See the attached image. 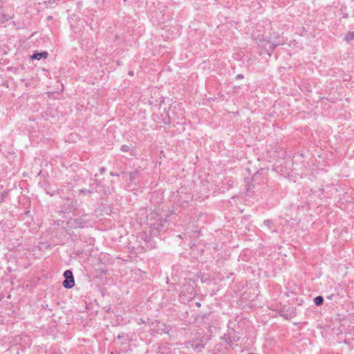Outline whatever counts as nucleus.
<instances>
[{"label":"nucleus","mask_w":354,"mask_h":354,"mask_svg":"<svg viewBox=\"0 0 354 354\" xmlns=\"http://www.w3.org/2000/svg\"><path fill=\"white\" fill-rule=\"evenodd\" d=\"M138 176V171H134L129 173V180L131 183H136V178Z\"/></svg>","instance_id":"7"},{"label":"nucleus","mask_w":354,"mask_h":354,"mask_svg":"<svg viewBox=\"0 0 354 354\" xmlns=\"http://www.w3.org/2000/svg\"><path fill=\"white\" fill-rule=\"evenodd\" d=\"M187 348H192L196 352L199 353L204 348V344L197 342H188L187 344Z\"/></svg>","instance_id":"3"},{"label":"nucleus","mask_w":354,"mask_h":354,"mask_svg":"<svg viewBox=\"0 0 354 354\" xmlns=\"http://www.w3.org/2000/svg\"><path fill=\"white\" fill-rule=\"evenodd\" d=\"M221 338L224 339L230 346H232L230 330L227 333L224 334Z\"/></svg>","instance_id":"9"},{"label":"nucleus","mask_w":354,"mask_h":354,"mask_svg":"<svg viewBox=\"0 0 354 354\" xmlns=\"http://www.w3.org/2000/svg\"><path fill=\"white\" fill-rule=\"evenodd\" d=\"M314 303L317 306L322 305L324 303V297L322 296H317L314 299Z\"/></svg>","instance_id":"8"},{"label":"nucleus","mask_w":354,"mask_h":354,"mask_svg":"<svg viewBox=\"0 0 354 354\" xmlns=\"http://www.w3.org/2000/svg\"><path fill=\"white\" fill-rule=\"evenodd\" d=\"M80 192L82 193V194H90L91 193V192L87 189H80Z\"/></svg>","instance_id":"13"},{"label":"nucleus","mask_w":354,"mask_h":354,"mask_svg":"<svg viewBox=\"0 0 354 354\" xmlns=\"http://www.w3.org/2000/svg\"><path fill=\"white\" fill-rule=\"evenodd\" d=\"M149 225L151 233L156 235L166 230L168 226L167 219L162 218L158 213H153L149 218Z\"/></svg>","instance_id":"1"},{"label":"nucleus","mask_w":354,"mask_h":354,"mask_svg":"<svg viewBox=\"0 0 354 354\" xmlns=\"http://www.w3.org/2000/svg\"><path fill=\"white\" fill-rule=\"evenodd\" d=\"M230 339L232 341V346H233L234 344L236 342H238L241 339V336L239 333L235 331L234 330L232 329L230 330Z\"/></svg>","instance_id":"5"},{"label":"nucleus","mask_w":354,"mask_h":354,"mask_svg":"<svg viewBox=\"0 0 354 354\" xmlns=\"http://www.w3.org/2000/svg\"><path fill=\"white\" fill-rule=\"evenodd\" d=\"M121 336L120 335H118V339H120Z\"/></svg>","instance_id":"16"},{"label":"nucleus","mask_w":354,"mask_h":354,"mask_svg":"<svg viewBox=\"0 0 354 354\" xmlns=\"http://www.w3.org/2000/svg\"><path fill=\"white\" fill-rule=\"evenodd\" d=\"M0 14L2 15V19L3 21H8L9 19L12 18V15H7L3 13V10H1Z\"/></svg>","instance_id":"11"},{"label":"nucleus","mask_w":354,"mask_h":354,"mask_svg":"<svg viewBox=\"0 0 354 354\" xmlns=\"http://www.w3.org/2000/svg\"><path fill=\"white\" fill-rule=\"evenodd\" d=\"M353 39H354V32H348L345 36V40L347 41H351Z\"/></svg>","instance_id":"10"},{"label":"nucleus","mask_w":354,"mask_h":354,"mask_svg":"<svg viewBox=\"0 0 354 354\" xmlns=\"http://www.w3.org/2000/svg\"><path fill=\"white\" fill-rule=\"evenodd\" d=\"M263 224L268 227L269 229L272 227V221L271 220L267 219L263 221Z\"/></svg>","instance_id":"12"},{"label":"nucleus","mask_w":354,"mask_h":354,"mask_svg":"<svg viewBox=\"0 0 354 354\" xmlns=\"http://www.w3.org/2000/svg\"><path fill=\"white\" fill-rule=\"evenodd\" d=\"M64 277L63 286L67 289L73 288L75 285V279L72 271L70 270L64 271Z\"/></svg>","instance_id":"2"},{"label":"nucleus","mask_w":354,"mask_h":354,"mask_svg":"<svg viewBox=\"0 0 354 354\" xmlns=\"http://www.w3.org/2000/svg\"><path fill=\"white\" fill-rule=\"evenodd\" d=\"M120 150L123 152H129L131 156L135 155V150L131 145H122Z\"/></svg>","instance_id":"6"},{"label":"nucleus","mask_w":354,"mask_h":354,"mask_svg":"<svg viewBox=\"0 0 354 354\" xmlns=\"http://www.w3.org/2000/svg\"><path fill=\"white\" fill-rule=\"evenodd\" d=\"M129 75H131V76H132V75H133V71H129Z\"/></svg>","instance_id":"15"},{"label":"nucleus","mask_w":354,"mask_h":354,"mask_svg":"<svg viewBox=\"0 0 354 354\" xmlns=\"http://www.w3.org/2000/svg\"><path fill=\"white\" fill-rule=\"evenodd\" d=\"M48 53L46 51H42L41 53L36 52L31 55L32 59L39 60L42 58H47Z\"/></svg>","instance_id":"4"},{"label":"nucleus","mask_w":354,"mask_h":354,"mask_svg":"<svg viewBox=\"0 0 354 354\" xmlns=\"http://www.w3.org/2000/svg\"><path fill=\"white\" fill-rule=\"evenodd\" d=\"M243 74H239L236 76V80H241V79H243Z\"/></svg>","instance_id":"14"}]
</instances>
